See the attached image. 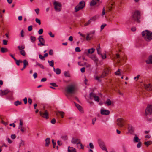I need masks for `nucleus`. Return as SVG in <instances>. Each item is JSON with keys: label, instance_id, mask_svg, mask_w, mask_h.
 <instances>
[{"label": "nucleus", "instance_id": "nucleus-1", "mask_svg": "<svg viewBox=\"0 0 152 152\" xmlns=\"http://www.w3.org/2000/svg\"><path fill=\"white\" fill-rule=\"evenodd\" d=\"M145 115L147 116V120L148 121L152 120V105H148L145 111Z\"/></svg>", "mask_w": 152, "mask_h": 152}, {"label": "nucleus", "instance_id": "nucleus-2", "mask_svg": "<svg viewBox=\"0 0 152 152\" xmlns=\"http://www.w3.org/2000/svg\"><path fill=\"white\" fill-rule=\"evenodd\" d=\"M142 35L147 41H150L152 39V32L146 30L142 31Z\"/></svg>", "mask_w": 152, "mask_h": 152}, {"label": "nucleus", "instance_id": "nucleus-3", "mask_svg": "<svg viewBox=\"0 0 152 152\" xmlns=\"http://www.w3.org/2000/svg\"><path fill=\"white\" fill-rule=\"evenodd\" d=\"M77 88V85L75 83H72L69 85L66 89V91L69 93L72 94L75 92Z\"/></svg>", "mask_w": 152, "mask_h": 152}, {"label": "nucleus", "instance_id": "nucleus-4", "mask_svg": "<svg viewBox=\"0 0 152 152\" xmlns=\"http://www.w3.org/2000/svg\"><path fill=\"white\" fill-rule=\"evenodd\" d=\"M140 12L138 10L136 11L134 13L132 18L131 20L134 21H137L138 23L140 22L139 20L140 19Z\"/></svg>", "mask_w": 152, "mask_h": 152}, {"label": "nucleus", "instance_id": "nucleus-5", "mask_svg": "<svg viewBox=\"0 0 152 152\" xmlns=\"http://www.w3.org/2000/svg\"><path fill=\"white\" fill-rule=\"evenodd\" d=\"M53 5L54 6V9L56 11L60 12L61 11L62 5L61 3L55 1L53 2Z\"/></svg>", "mask_w": 152, "mask_h": 152}, {"label": "nucleus", "instance_id": "nucleus-6", "mask_svg": "<svg viewBox=\"0 0 152 152\" xmlns=\"http://www.w3.org/2000/svg\"><path fill=\"white\" fill-rule=\"evenodd\" d=\"M125 121V120L122 118H118L117 120V124L119 127H122L124 126Z\"/></svg>", "mask_w": 152, "mask_h": 152}, {"label": "nucleus", "instance_id": "nucleus-7", "mask_svg": "<svg viewBox=\"0 0 152 152\" xmlns=\"http://www.w3.org/2000/svg\"><path fill=\"white\" fill-rule=\"evenodd\" d=\"M71 142L74 144H77V146L78 147L79 145H80L81 147V148L83 149L82 148V144L80 143V140L78 139H75L73 138Z\"/></svg>", "mask_w": 152, "mask_h": 152}, {"label": "nucleus", "instance_id": "nucleus-8", "mask_svg": "<svg viewBox=\"0 0 152 152\" xmlns=\"http://www.w3.org/2000/svg\"><path fill=\"white\" fill-rule=\"evenodd\" d=\"M110 69L107 68H106L104 69L102 73L100 76V77L102 78H104L106 76L110 73Z\"/></svg>", "mask_w": 152, "mask_h": 152}, {"label": "nucleus", "instance_id": "nucleus-9", "mask_svg": "<svg viewBox=\"0 0 152 152\" xmlns=\"http://www.w3.org/2000/svg\"><path fill=\"white\" fill-rule=\"evenodd\" d=\"M98 143L100 148L103 150H104L107 152H108L107 149L106 148L105 144L101 140H99L98 142Z\"/></svg>", "mask_w": 152, "mask_h": 152}, {"label": "nucleus", "instance_id": "nucleus-10", "mask_svg": "<svg viewBox=\"0 0 152 152\" xmlns=\"http://www.w3.org/2000/svg\"><path fill=\"white\" fill-rule=\"evenodd\" d=\"M39 114L40 116L44 118H45L46 119H48L49 118L48 113L47 110H45L44 113L40 111Z\"/></svg>", "mask_w": 152, "mask_h": 152}, {"label": "nucleus", "instance_id": "nucleus-11", "mask_svg": "<svg viewBox=\"0 0 152 152\" xmlns=\"http://www.w3.org/2000/svg\"><path fill=\"white\" fill-rule=\"evenodd\" d=\"M113 60H116L118 63L120 62L121 58H120L119 55L118 54H116L115 55H114L113 57Z\"/></svg>", "mask_w": 152, "mask_h": 152}, {"label": "nucleus", "instance_id": "nucleus-12", "mask_svg": "<svg viewBox=\"0 0 152 152\" xmlns=\"http://www.w3.org/2000/svg\"><path fill=\"white\" fill-rule=\"evenodd\" d=\"M110 111L107 110L102 108L101 110V113L102 115H108L110 114Z\"/></svg>", "mask_w": 152, "mask_h": 152}, {"label": "nucleus", "instance_id": "nucleus-13", "mask_svg": "<svg viewBox=\"0 0 152 152\" xmlns=\"http://www.w3.org/2000/svg\"><path fill=\"white\" fill-rule=\"evenodd\" d=\"M144 86L145 89L147 91H150L152 90V86L150 83L148 84H145Z\"/></svg>", "mask_w": 152, "mask_h": 152}, {"label": "nucleus", "instance_id": "nucleus-14", "mask_svg": "<svg viewBox=\"0 0 152 152\" xmlns=\"http://www.w3.org/2000/svg\"><path fill=\"white\" fill-rule=\"evenodd\" d=\"M38 39L39 40V41L40 42V43H41V44L42 45H45L44 43L45 41L44 38L42 37V36H39Z\"/></svg>", "mask_w": 152, "mask_h": 152}, {"label": "nucleus", "instance_id": "nucleus-15", "mask_svg": "<svg viewBox=\"0 0 152 152\" xmlns=\"http://www.w3.org/2000/svg\"><path fill=\"white\" fill-rule=\"evenodd\" d=\"M9 92L8 90H0V95L1 96L5 95L7 94Z\"/></svg>", "mask_w": 152, "mask_h": 152}, {"label": "nucleus", "instance_id": "nucleus-16", "mask_svg": "<svg viewBox=\"0 0 152 152\" xmlns=\"http://www.w3.org/2000/svg\"><path fill=\"white\" fill-rule=\"evenodd\" d=\"M129 132L131 133H132L134 131V128L130 124L128 125V128Z\"/></svg>", "mask_w": 152, "mask_h": 152}, {"label": "nucleus", "instance_id": "nucleus-17", "mask_svg": "<svg viewBox=\"0 0 152 152\" xmlns=\"http://www.w3.org/2000/svg\"><path fill=\"white\" fill-rule=\"evenodd\" d=\"M68 152H76V149L70 146H68Z\"/></svg>", "mask_w": 152, "mask_h": 152}, {"label": "nucleus", "instance_id": "nucleus-18", "mask_svg": "<svg viewBox=\"0 0 152 152\" xmlns=\"http://www.w3.org/2000/svg\"><path fill=\"white\" fill-rule=\"evenodd\" d=\"M83 8V7L80 6L79 5H77L75 8V12H77Z\"/></svg>", "mask_w": 152, "mask_h": 152}, {"label": "nucleus", "instance_id": "nucleus-19", "mask_svg": "<svg viewBox=\"0 0 152 152\" xmlns=\"http://www.w3.org/2000/svg\"><path fill=\"white\" fill-rule=\"evenodd\" d=\"M99 1V0H92L90 3L91 6H94Z\"/></svg>", "mask_w": 152, "mask_h": 152}, {"label": "nucleus", "instance_id": "nucleus-20", "mask_svg": "<svg viewBox=\"0 0 152 152\" xmlns=\"http://www.w3.org/2000/svg\"><path fill=\"white\" fill-rule=\"evenodd\" d=\"M74 103L75 104L76 107H77V108L82 113L83 112V110L81 106H80L79 104L76 103L75 102H74Z\"/></svg>", "mask_w": 152, "mask_h": 152}, {"label": "nucleus", "instance_id": "nucleus-21", "mask_svg": "<svg viewBox=\"0 0 152 152\" xmlns=\"http://www.w3.org/2000/svg\"><path fill=\"white\" fill-rule=\"evenodd\" d=\"M146 62L147 64H152V56L151 55L149 56L148 60L146 61Z\"/></svg>", "mask_w": 152, "mask_h": 152}, {"label": "nucleus", "instance_id": "nucleus-22", "mask_svg": "<svg viewBox=\"0 0 152 152\" xmlns=\"http://www.w3.org/2000/svg\"><path fill=\"white\" fill-rule=\"evenodd\" d=\"M113 4H111L110 5L107 6L106 8V11L108 12H110L111 11L113 8L111 6H113Z\"/></svg>", "mask_w": 152, "mask_h": 152}, {"label": "nucleus", "instance_id": "nucleus-23", "mask_svg": "<svg viewBox=\"0 0 152 152\" xmlns=\"http://www.w3.org/2000/svg\"><path fill=\"white\" fill-rule=\"evenodd\" d=\"M50 139L49 138H47L45 140V146L46 147L48 146L50 143Z\"/></svg>", "mask_w": 152, "mask_h": 152}, {"label": "nucleus", "instance_id": "nucleus-24", "mask_svg": "<svg viewBox=\"0 0 152 152\" xmlns=\"http://www.w3.org/2000/svg\"><path fill=\"white\" fill-rule=\"evenodd\" d=\"M140 140V139H139L138 137L136 135H135V137L134 138L133 140L134 142H139Z\"/></svg>", "mask_w": 152, "mask_h": 152}, {"label": "nucleus", "instance_id": "nucleus-25", "mask_svg": "<svg viewBox=\"0 0 152 152\" xmlns=\"http://www.w3.org/2000/svg\"><path fill=\"white\" fill-rule=\"evenodd\" d=\"M23 66L25 67L28 65V62L26 59L23 60Z\"/></svg>", "mask_w": 152, "mask_h": 152}, {"label": "nucleus", "instance_id": "nucleus-26", "mask_svg": "<svg viewBox=\"0 0 152 152\" xmlns=\"http://www.w3.org/2000/svg\"><path fill=\"white\" fill-rule=\"evenodd\" d=\"M77 5H79L80 6L83 7V8H84L85 6V2L84 1L82 0L80 1Z\"/></svg>", "mask_w": 152, "mask_h": 152}, {"label": "nucleus", "instance_id": "nucleus-27", "mask_svg": "<svg viewBox=\"0 0 152 152\" xmlns=\"http://www.w3.org/2000/svg\"><path fill=\"white\" fill-rule=\"evenodd\" d=\"M89 96L90 99H92L94 98L96 96V95L95 94L93 93V92H91L89 94Z\"/></svg>", "mask_w": 152, "mask_h": 152}, {"label": "nucleus", "instance_id": "nucleus-28", "mask_svg": "<svg viewBox=\"0 0 152 152\" xmlns=\"http://www.w3.org/2000/svg\"><path fill=\"white\" fill-rule=\"evenodd\" d=\"M64 75L66 77H70V74L69 71H65L64 72Z\"/></svg>", "mask_w": 152, "mask_h": 152}, {"label": "nucleus", "instance_id": "nucleus-29", "mask_svg": "<svg viewBox=\"0 0 152 152\" xmlns=\"http://www.w3.org/2000/svg\"><path fill=\"white\" fill-rule=\"evenodd\" d=\"M99 18V16H98L96 15L93 16V17L91 18L90 19V20H91V21H95L96 20L97 18Z\"/></svg>", "mask_w": 152, "mask_h": 152}, {"label": "nucleus", "instance_id": "nucleus-30", "mask_svg": "<svg viewBox=\"0 0 152 152\" xmlns=\"http://www.w3.org/2000/svg\"><path fill=\"white\" fill-rule=\"evenodd\" d=\"M8 51V50L7 48H2L1 49V51L3 53L7 52Z\"/></svg>", "mask_w": 152, "mask_h": 152}, {"label": "nucleus", "instance_id": "nucleus-31", "mask_svg": "<svg viewBox=\"0 0 152 152\" xmlns=\"http://www.w3.org/2000/svg\"><path fill=\"white\" fill-rule=\"evenodd\" d=\"M95 50V49L93 48L89 49L88 50V53H89V54L92 53H93L94 52Z\"/></svg>", "mask_w": 152, "mask_h": 152}, {"label": "nucleus", "instance_id": "nucleus-32", "mask_svg": "<svg viewBox=\"0 0 152 152\" xmlns=\"http://www.w3.org/2000/svg\"><path fill=\"white\" fill-rule=\"evenodd\" d=\"M36 66H38L40 68L44 69V66L41 64H40L37 62H36Z\"/></svg>", "mask_w": 152, "mask_h": 152}, {"label": "nucleus", "instance_id": "nucleus-33", "mask_svg": "<svg viewBox=\"0 0 152 152\" xmlns=\"http://www.w3.org/2000/svg\"><path fill=\"white\" fill-rule=\"evenodd\" d=\"M152 143V142L151 141H149L147 142H144V144L147 146H148L149 145L151 144Z\"/></svg>", "mask_w": 152, "mask_h": 152}, {"label": "nucleus", "instance_id": "nucleus-34", "mask_svg": "<svg viewBox=\"0 0 152 152\" xmlns=\"http://www.w3.org/2000/svg\"><path fill=\"white\" fill-rule=\"evenodd\" d=\"M18 129H20L22 133H23L26 130V129L24 127L19 126Z\"/></svg>", "mask_w": 152, "mask_h": 152}, {"label": "nucleus", "instance_id": "nucleus-35", "mask_svg": "<svg viewBox=\"0 0 152 152\" xmlns=\"http://www.w3.org/2000/svg\"><path fill=\"white\" fill-rule=\"evenodd\" d=\"M92 37V36H91V35L89 34H88L86 38V39L87 40H89L91 39Z\"/></svg>", "mask_w": 152, "mask_h": 152}, {"label": "nucleus", "instance_id": "nucleus-36", "mask_svg": "<svg viewBox=\"0 0 152 152\" xmlns=\"http://www.w3.org/2000/svg\"><path fill=\"white\" fill-rule=\"evenodd\" d=\"M48 63H49V65L50 66L53 67L54 66V61L51 60V61H48Z\"/></svg>", "mask_w": 152, "mask_h": 152}, {"label": "nucleus", "instance_id": "nucleus-37", "mask_svg": "<svg viewBox=\"0 0 152 152\" xmlns=\"http://www.w3.org/2000/svg\"><path fill=\"white\" fill-rule=\"evenodd\" d=\"M30 39L32 42H34L36 41V37L34 36H31L30 37Z\"/></svg>", "mask_w": 152, "mask_h": 152}, {"label": "nucleus", "instance_id": "nucleus-38", "mask_svg": "<svg viewBox=\"0 0 152 152\" xmlns=\"http://www.w3.org/2000/svg\"><path fill=\"white\" fill-rule=\"evenodd\" d=\"M105 104H107L108 106H110L111 104V102L109 99H107L105 102Z\"/></svg>", "mask_w": 152, "mask_h": 152}, {"label": "nucleus", "instance_id": "nucleus-39", "mask_svg": "<svg viewBox=\"0 0 152 152\" xmlns=\"http://www.w3.org/2000/svg\"><path fill=\"white\" fill-rule=\"evenodd\" d=\"M22 104V102L18 100L14 102V104L16 106H17L18 105H20Z\"/></svg>", "mask_w": 152, "mask_h": 152}, {"label": "nucleus", "instance_id": "nucleus-40", "mask_svg": "<svg viewBox=\"0 0 152 152\" xmlns=\"http://www.w3.org/2000/svg\"><path fill=\"white\" fill-rule=\"evenodd\" d=\"M91 22L92 21L91 20H88V21L86 22L84 24V26H86L89 25L91 23Z\"/></svg>", "mask_w": 152, "mask_h": 152}, {"label": "nucleus", "instance_id": "nucleus-41", "mask_svg": "<svg viewBox=\"0 0 152 152\" xmlns=\"http://www.w3.org/2000/svg\"><path fill=\"white\" fill-rule=\"evenodd\" d=\"M91 58L96 62H97L98 61L97 58L95 56H92L91 57Z\"/></svg>", "mask_w": 152, "mask_h": 152}, {"label": "nucleus", "instance_id": "nucleus-42", "mask_svg": "<svg viewBox=\"0 0 152 152\" xmlns=\"http://www.w3.org/2000/svg\"><path fill=\"white\" fill-rule=\"evenodd\" d=\"M18 48L20 50H23L25 48V47L24 45H22L21 46H18Z\"/></svg>", "mask_w": 152, "mask_h": 152}, {"label": "nucleus", "instance_id": "nucleus-43", "mask_svg": "<svg viewBox=\"0 0 152 152\" xmlns=\"http://www.w3.org/2000/svg\"><path fill=\"white\" fill-rule=\"evenodd\" d=\"M61 138L64 140H66L68 139L67 135L62 136L61 137Z\"/></svg>", "mask_w": 152, "mask_h": 152}, {"label": "nucleus", "instance_id": "nucleus-44", "mask_svg": "<svg viewBox=\"0 0 152 152\" xmlns=\"http://www.w3.org/2000/svg\"><path fill=\"white\" fill-rule=\"evenodd\" d=\"M20 54L21 55H22V56H25L26 55V52L24 50H21L20 51Z\"/></svg>", "mask_w": 152, "mask_h": 152}, {"label": "nucleus", "instance_id": "nucleus-45", "mask_svg": "<svg viewBox=\"0 0 152 152\" xmlns=\"http://www.w3.org/2000/svg\"><path fill=\"white\" fill-rule=\"evenodd\" d=\"M56 74L57 75H59L61 73V71L59 68H56Z\"/></svg>", "mask_w": 152, "mask_h": 152}, {"label": "nucleus", "instance_id": "nucleus-46", "mask_svg": "<svg viewBox=\"0 0 152 152\" xmlns=\"http://www.w3.org/2000/svg\"><path fill=\"white\" fill-rule=\"evenodd\" d=\"M50 84L54 87H58V86L54 83H50Z\"/></svg>", "mask_w": 152, "mask_h": 152}, {"label": "nucleus", "instance_id": "nucleus-47", "mask_svg": "<svg viewBox=\"0 0 152 152\" xmlns=\"http://www.w3.org/2000/svg\"><path fill=\"white\" fill-rule=\"evenodd\" d=\"M24 145V142L22 140H21V141L19 143V148H20V147Z\"/></svg>", "mask_w": 152, "mask_h": 152}, {"label": "nucleus", "instance_id": "nucleus-48", "mask_svg": "<svg viewBox=\"0 0 152 152\" xmlns=\"http://www.w3.org/2000/svg\"><path fill=\"white\" fill-rule=\"evenodd\" d=\"M94 99L95 101L98 102H99V96H96L94 98Z\"/></svg>", "mask_w": 152, "mask_h": 152}, {"label": "nucleus", "instance_id": "nucleus-49", "mask_svg": "<svg viewBox=\"0 0 152 152\" xmlns=\"http://www.w3.org/2000/svg\"><path fill=\"white\" fill-rule=\"evenodd\" d=\"M39 57L40 59H41L42 60H45V59L44 58V56H42L41 54H39Z\"/></svg>", "mask_w": 152, "mask_h": 152}, {"label": "nucleus", "instance_id": "nucleus-50", "mask_svg": "<svg viewBox=\"0 0 152 152\" xmlns=\"http://www.w3.org/2000/svg\"><path fill=\"white\" fill-rule=\"evenodd\" d=\"M35 21L38 23L39 25H40L41 24L40 20L37 18L35 19Z\"/></svg>", "mask_w": 152, "mask_h": 152}, {"label": "nucleus", "instance_id": "nucleus-51", "mask_svg": "<svg viewBox=\"0 0 152 152\" xmlns=\"http://www.w3.org/2000/svg\"><path fill=\"white\" fill-rule=\"evenodd\" d=\"M121 70L119 69H118V71L115 72V74L116 75H119L120 74Z\"/></svg>", "mask_w": 152, "mask_h": 152}, {"label": "nucleus", "instance_id": "nucleus-52", "mask_svg": "<svg viewBox=\"0 0 152 152\" xmlns=\"http://www.w3.org/2000/svg\"><path fill=\"white\" fill-rule=\"evenodd\" d=\"M96 50L97 52V53L98 54L100 55L101 54H101V49H96Z\"/></svg>", "mask_w": 152, "mask_h": 152}, {"label": "nucleus", "instance_id": "nucleus-53", "mask_svg": "<svg viewBox=\"0 0 152 152\" xmlns=\"http://www.w3.org/2000/svg\"><path fill=\"white\" fill-rule=\"evenodd\" d=\"M141 142H138V143L137 145V148H140L141 147Z\"/></svg>", "mask_w": 152, "mask_h": 152}, {"label": "nucleus", "instance_id": "nucleus-54", "mask_svg": "<svg viewBox=\"0 0 152 152\" xmlns=\"http://www.w3.org/2000/svg\"><path fill=\"white\" fill-rule=\"evenodd\" d=\"M32 27H33V26L32 25L28 27V30L29 31H31L33 29Z\"/></svg>", "mask_w": 152, "mask_h": 152}, {"label": "nucleus", "instance_id": "nucleus-55", "mask_svg": "<svg viewBox=\"0 0 152 152\" xmlns=\"http://www.w3.org/2000/svg\"><path fill=\"white\" fill-rule=\"evenodd\" d=\"M75 51L77 52H80L81 51L80 48L79 47H77L75 48Z\"/></svg>", "mask_w": 152, "mask_h": 152}, {"label": "nucleus", "instance_id": "nucleus-56", "mask_svg": "<svg viewBox=\"0 0 152 152\" xmlns=\"http://www.w3.org/2000/svg\"><path fill=\"white\" fill-rule=\"evenodd\" d=\"M43 32V30L41 28L39 29L38 31V33L39 34H41Z\"/></svg>", "mask_w": 152, "mask_h": 152}, {"label": "nucleus", "instance_id": "nucleus-57", "mask_svg": "<svg viewBox=\"0 0 152 152\" xmlns=\"http://www.w3.org/2000/svg\"><path fill=\"white\" fill-rule=\"evenodd\" d=\"M49 54L50 55H52L53 54V51L52 50H50L49 51Z\"/></svg>", "mask_w": 152, "mask_h": 152}, {"label": "nucleus", "instance_id": "nucleus-58", "mask_svg": "<svg viewBox=\"0 0 152 152\" xmlns=\"http://www.w3.org/2000/svg\"><path fill=\"white\" fill-rule=\"evenodd\" d=\"M52 142L53 144V148H55V146L56 145V143L55 142H54V140L53 139L52 140Z\"/></svg>", "mask_w": 152, "mask_h": 152}, {"label": "nucleus", "instance_id": "nucleus-59", "mask_svg": "<svg viewBox=\"0 0 152 152\" xmlns=\"http://www.w3.org/2000/svg\"><path fill=\"white\" fill-rule=\"evenodd\" d=\"M56 122V120L55 118L53 119L51 121V123L52 124H54Z\"/></svg>", "mask_w": 152, "mask_h": 152}, {"label": "nucleus", "instance_id": "nucleus-60", "mask_svg": "<svg viewBox=\"0 0 152 152\" xmlns=\"http://www.w3.org/2000/svg\"><path fill=\"white\" fill-rule=\"evenodd\" d=\"M28 102L30 104H31L32 103V100L30 98H28Z\"/></svg>", "mask_w": 152, "mask_h": 152}, {"label": "nucleus", "instance_id": "nucleus-61", "mask_svg": "<svg viewBox=\"0 0 152 152\" xmlns=\"http://www.w3.org/2000/svg\"><path fill=\"white\" fill-rule=\"evenodd\" d=\"M106 24H104L102 25L101 26V30H102L106 26Z\"/></svg>", "mask_w": 152, "mask_h": 152}, {"label": "nucleus", "instance_id": "nucleus-62", "mask_svg": "<svg viewBox=\"0 0 152 152\" xmlns=\"http://www.w3.org/2000/svg\"><path fill=\"white\" fill-rule=\"evenodd\" d=\"M7 42L8 41H7V40H3V44L4 45H7Z\"/></svg>", "mask_w": 152, "mask_h": 152}, {"label": "nucleus", "instance_id": "nucleus-63", "mask_svg": "<svg viewBox=\"0 0 152 152\" xmlns=\"http://www.w3.org/2000/svg\"><path fill=\"white\" fill-rule=\"evenodd\" d=\"M59 113L61 116V117L63 118L64 117V113L63 112H59Z\"/></svg>", "mask_w": 152, "mask_h": 152}, {"label": "nucleus", "instance_id": "nucleus-64", "mask_svg": "<svg viewBox=\"0 0 152 152\" xmlns=\"http://www.w3.org/2000/svg\"><path fill=\"white\" fill-rule=\"evenodd\" d=\"M23 101L25 104H26L27 103V99L26 97H25L23 99Z\"/></svg>", "mask_w": 152, "mask_h": 152}]
</instances>
